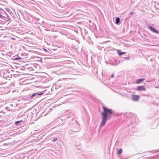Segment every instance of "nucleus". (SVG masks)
<instances>
[{"label":"nucleus","mask_w":159,"mask_h":159,"mask_svg":"<svg viewBox=\"0 0 159 159\" xmlns=\"http://www.w3.org/2000/svg\"><path fill=\"white\" fill-rule=\"evenodd\" d=\"M103 111L102 113V119L100 127L101 128L105 124L106 121L111 119V116L112 114V110L103 107Z\"/></svg>","instance_id":"obj_1"},{"label":"nucleus","mask_w":159,"mask_h":159,"mask_svg":"<svg viewBox=\"0 0 159 159\" xmlns=\"http://www.w3.org/2000/svg\"><path fill=\"white\" fill-rule=\"evenodd\" d=\"M43 94V93L41 92L39 93V92H37L33 94H32V95L30 96V99H34L35 98H37L38 96L41 95Z\"/></svg>","instance_id":"obj_2"},{"label":"nucleus","mask_w":159,"mask_h":159,"mask_svg":"<svg viewBox=\"0 0 159 159\" xmlns=\"http://www.w3.org/2000/svg\"><path fill=\"white\" fill-rule=\"evenodd\" d=\"M1 19L4 20L6 21H9L11 20V18L7 14H6L4 16H2Z\"/></svg>","instance_id":"obj_3"},{"label":"nucleus","mask_w":159,"mask_h":159,"mask_svg":"<svg viewBox=\"0 0 159 159\" xmlns=\"http://www.w3.org/2000/svg\"><path fill=\"white\" fill-rule=\"evenodd\" d=\"M148 28L149 30L152 32L156 33L157 34H159V32L157 31L153 27L151 26H149Z\"/></svg>","instance_id":"obj_4"},{"label":"nucleus","mask_w":159,"mask_h":159,"mask_svg":"<svg viewBox=\"0 0 159 159\" xmlns=\"http://www.w3.org/2000/svg\"><path fill=\"white\" fill-rule=\"evenodd\" d=\"M139 98V96L137 95H132V100L135 102L138 101Z\"/></svg>","instance_id":"obj_5"},{"label":"nucleus","mask_w":159,"mask_h":159,"mask_svg":"<svg viewBox=\"0 0 159 159\" xmlns=\"http://www.w3.org/2000/svg\"><path fill=\"white\" fill-rule=\"evenodd\" d=\"M24 122H25V121H24ZM15 124L16 125H20L24 124L23 121H22V120H20L19 121H17L15 122Z\"/></svg>","instance_id":"obj_6"},{"label":"nucleus","mask_w":159,"mask_h":159,"mask_svg":"<svg viewBox=\"0 0 159 159\" xmlns=\"http://www.w3.org/2000/svg\"><path fill=\"white\" fill-rule=\"evenodd\" d=\"M137 90L138 91H142L144 90L146 91V89L143 86H138L137 87Z\"/></svg>","instance_id":"obj_7"},{"label":"nucleus","mask_w":159,"mask_h":159,"mask_svg":"<svg viewBox=\"0 0 159 159\" xmlns=\"http://www.w3.org/2000/svg\"><path fill=\"white\" fill-rule=\"evenodd\" d=\"M144 80V79H138L136 82V83L137 84L139 83H141V82L143 81Z\"/></svg>","instance_id":"obj_8"},{"label":"nucleus","mask_w":159,"mask_h":159,"mask_svg":"<svg viewBox=\"0 0 159 159\" xmlns=\"http://www.w3.org/2000/svg\"><path fill=\"white\" fill-rule=\"evenodd\" d=\"M75 148L77 150H79L80 149V146L79 144H78L75 143Z\"/></svg>","instance_id":"obj_9"},{"label":"nucleus","mask_w":159,"mask_h":159,"mask_svg":"<svg viewBox=\"0 0 159 159\" xmlns=\"http://www.w3.org/2000/svg\"><path fill=\"white\" fill-rule=\"evenodd\" d=\"M120 21V18H118V17L116 18V24H118L119 23Z\"/></svg>","instance_id":"obj_10"},{"label":"nucleus","mask_w":159,"mask_h":159,"mask_svg":"<svg viewBox=\"0 0 159 159\" xmlns=\"http://www.w3.org/2000/svg\"><path fill=\"white\" fill-rule=\"evenodd\" d=\"M122 152V150L121 148H120L117 151V153L118 154H120Z\"/></svg>","instance_id":"obj_11"},{"label":"nucleus","mask_w":159,"mask_h":159,"mask_svg":"<svg viewBox=\"0 0 159 159\" xmlns=\"http://www.w3.org/2000/svg\"><path fill=\"white\" fill-rule=\"evenodd\" d=\"M1 15L2 16H4V15L6 14V11H4V10H2V12L1 13Z\"/></svg>","instance_id":"obj_12"},{"label":"nucleus","mask_w":159,"mask_h":159,"mask_svg":"<svg viewBox=\"0 0 159 159\" xmlns=\"http://www.w3.org/2000/svg\"><path fill=\"white\" fill-rule=\"evenodd\" d=\"M125 53H126L125 52H119L118 54L120 56H122V55L125 54Z\"/></svg>","instance_id":"obj_13"},{"label":"nucleus","mask_w":159,"mask_h":159,"mask_svg":"<svg viewBox=\"0 0 159 159\" xmlns=\"http://www.w3.org/2000/svg\"><path fill=\"white\" fill-rule=\"evenodd\" d=\"M5 9L9 13H10V12H11V11L10 10V9H9V8H7Z\"/></svg>","instance_id":"obj_14"},{"label":"nucleus","mask_w":159,"mask_h":159,"mask_svg":"<svg viewBox=\"0 0 159 159\" xmlns=\"http://www.w3.org/2000/svg\"><path fill=\"white\" fill-rule=\"evenodd\" d=\"M2 9L0 8V18L1 19L2 18V15L1 13L2 12Z\"/></svg>","instance_id":"obj_15"},{"label":"nucleus","mask_w":159,"mask_h":159,"mask_svg":"<svg viewBox=\"0 0 159 159\" xmlns=\"http://www.w3.org/2000/svg\"><path fill=\"white\" fill-rule=\"evenodd\" d=\"M57 140V137H56L54 138L52 140V141L53 142H55V141H56Z\"/></svg>","instance_id":"obj_16"},{"label":"nucleus","mask_w":159,"mask_h":159,"mask_svg":"<svg viewBox=\"0 0 159 159\" xmlns=\"http://www.w3.org/2000/svg\"><path fill=\"white\" fill-rule=\"evenodd\" d=\"M13 59L15 60H18V58H17V57H15V58H13Z\"/></svg>","instance_id":"obj_17"},{"label":"nucleus","mask_w":159,"mask_h":159,"mask_svg":"<svg viewBox=\"0 0 159 159\" xmlns=\"http://www.w3.org/2000/svg\"><path fill=\"white\" fill-rule=\"evenodd\" d=\"M44 50L45 51V52H48V50L47 49H45V48H44Z\"/></svg>","instance_id":"obj_18"},{"label":"nucleus","mask_w":159,"mask_h":159,"mask_svg":"<svg viewBox=\"0 0 159 159\" xmlns=\"http://www.w3.org/2000/svg\"><path fill=\"white\" fill-rule=\"evenodd\" d=\"M17 58H18V60L22 59V58L21 57H17Z\"/></svg>","instance_id":"obj_19"},{"label":"nucleus","mask_w":159,"mask_h":159,"mask_svg":"<svg viewBox=\"0 0 159 159\" xmlns=\"http://www.w3.org/2000/svg\"><path fill=\"white\" fill-rule=\"evenodd\" d=\"M114 76V75H113V74H112V75H111V77H113Z\"/></svg>","instance_id":"obj_20"},{"label":"nucleus","mask_w":159,"mask_h":159,"mask_svg":"<svg viewBox=\"0 0 159 159\" xmlns=\"http://www.w3.org/2000/svg\"><path fill=\"white\" fill-rule=\"evenodd\" d=\"M27 55V54H25V56L26 57L25 58H26V57H27L26 56Z\"/></svg>","instance_id":"obj_21"},{"label":"nucleus","mask_w":159,"mask_h":159,"mask_svg":"<svg viewBox=\"0 0 159 159\" xmlns=\"http://www.w3.org/2000/svg\"><path fill=\"white\" fill-rule=\"evenodd\" d=\"M130 13L131 14H133V12H130Z\"/></svg>","instance_id":"obj_22"},{"label":"nucleus","mask_w":159,"mask_h":159,"mask_svg":"<svg viewBox=\"0 0 159 159\" xmlns=\"http://www.w3.org/2000/svg\"><path fill=\"white\" fill-rule=\"evenodd\" d=\"M1 87H0V89H1Z\"/></svg>","instance_id":"obj_23"}]
</instances>
